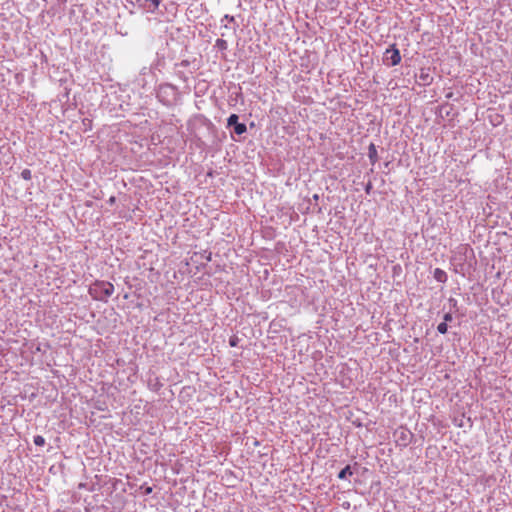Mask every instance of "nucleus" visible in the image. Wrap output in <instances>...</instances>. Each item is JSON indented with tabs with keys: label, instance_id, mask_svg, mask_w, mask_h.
I'll list each match as a JSON object with an SVG mask.
<instances>
[{
	"label": "nucleus",
	"instance_id": "f257e3e1",
	"mask_svg": "<svg viewBox=\"0 0 512 512\" xmlns=\"http://www.w3.org/2000/svg\"><path fill=\"white\" fill-rule=\"evenodd\" d=\"M115 291L114 285L107 281H95L88 289L89 295L97 301L107 302Z\"/></svg>",
	"mask_w": 512,
	"mask_h": 512
},
{
	"label": "nucleus",
	"instance_id": "9b49d317",
	"mask_svg": "<svg viewBox=\"0 0 512 512\" xmlns=\"http://www.w3.org/2000/svg\"><path fill=\"white\" fill-rule=\"evenodd\" d=\"M21 177L24 179V180H31L32 178V173L29 169H24L22 172H21Z\"/></svg>",
	"mask_w": 512,
	"mask_h": 512
},
{
	"label": "nucleus",
	"instance_id": "f3484780",
	"mask_svg": "<svg viewBox=\"0 0 512 512\" xmlns=\"http://www.w3.org/2000/svg\"><path fill=\"white\" fill-rule=\"evenodd\" d=\"M151 491H152V488H151V487H148V488L146 489V493H147V494H148V493H151Z\"/></svg>",
	"mask_w": 512,
	"mask_h": 512
},
{
	"label": "nucleus",
	"instance_id": "f8f14e48",
	"mask_svg": "<svg viewBox=\"0 0 512 512\" xmlns=\"http://www.w3.org/2000/svg\"><path fill=\"white\" fill-rule=\"evenodd\" d=\"M437 330H438V332H439V333H441V334H445V333H447V330H448L447 323H445V322L440 323V324L437 326Z\"/></svg>",
	"mask_w": 512,
	"mask_h": 512
},
{
	"label": "nucleus",
	"instance_id": "dca6fc26",
	"mask_svg": "<svg viewBox=\"0 0 512 512\" xmlns=\"http://www.w3.org/2000/svg\"><path fill=\"white\" fill-rule=\"evenodd\" d=\"M146 2H151L155 8H157L160 4L159 0H145Z\"/></svg>",
	"mask_w": 512,
	"mask_h": 512
},
{
	"label": "nucleus",
	"instance_id": "9d476101",
	"mask_svg": "<svg viewBox=\"0 0 512 512\" xmlns=\"http://www.w3.org/2000/svg\"><path fill=\"white\" fill-rule=\"evenodd\" d=\"M34 443L37 446H44L45 445V438L41 435H37L34 437Z\"/></svg>",
	"mask_w": 512,
	"mask_h": 512
},
{
	"label": "nucleus",
	"instance_id": "4468645a",
	"mask_svg": "<svg viewBox=\"0 0 512 512\" xmlns=\"http://www.w3.org/2000/svg\"><path fill=\"white\" fill-rule=\"evenodd\" d=\"M237 342H238V338L232 337L229 341V344H230V346L235 347L237 345Z\"/></svg>",
	"mask_w": 512,
	"mask_h": 512
},
{
	"label": "nucleus",
	"instance_id": "7ed1b4c3",
	"mask_svg": "<svg viewBox=\"0 0 512 512\" xmlns=\"http://www.w3.org/2000/svg\"><path fill=\"white\" fill-rule=\"evenodd\" d=\"M368 156L372 165L378 161L377 149L373 143H371L368 147Z\"/></svg>",
	"mask_w": 512,
	"mask_h": 512
},
{
	"label": "nucleus",
	"instance_id": "ddd939ff",
	"mask_svg": "<svg viewBox=\"0 0 512 512\" xmlns=\"http://www.w3.org/2000/svg\"><path fill=\"white\" fill-rule=\"evenodd\" d=\"M216 46L219 47L220 49H226L227 48V43L223 39H217Z\"/></svg>",
	"mask_w": 512,
	"mask_h": 512
},
{
	"label": "nucleus",
	"instance_id": "39448f33",
	"mask_svg": "<svg viewBox=\"0 0 512 512\" xmlns=\"http://www.w3.org/2000/svg\"><path fill=\"white\" fill-rule=\"evenodd\" d=\"M353 472L351 470V467L349 465H347L345 468H343L339 474H338V478L339 479H345L347 475H352Z\"/></svg>",
	"mask_w": 512,
	"mask_h": 512
},
{
	"label": "nucleus",
	"instance_id": "20e7f679",
	"mask_svg": "<svg viewBox=\"0 0 512 512\" xmlns=\"http://www.w3.org/2000/svg\"><path fill=\"white\" fill-rule=\"evenodd\" d=\"M433 276H434L435 280H437L440 283H445L447 281L446 272L440 268H436L434 270Z\"/></svg>",
	"mask_w": 512,
	"mask_h": 512
},
{
	"label": "nucleus",
	"instance_id": "6e6552de",
	"mask_svg": "<svg viewBox=\"0 0 512 512\" xmlns=\"http://www.w3.org/2000/svg\"><path fill=\"white\" fill-rule=\"evenodd\" d=\"M419 78H420V80H422V81H423V83H424V84H429V83H430V81H431V77L429 76V74H428V73H426V72L424 71V69H422V70H421L420 75H419Z\"/></svg>",
	"mask_w": 512,
	"mask_h": 512
},
{
	"label": "nucleus",
	"instance_id": "a211bd4d",
	"mask_svg": "<svg viewBox=\"0 0 512 512\" xmlns=\"http://www.w3.org/2000/svg\"><path fill=\"white\" fill-rule=\"evenodd\" d=\"M111 203H113L115 201V198L114 197H111L110 200H109Z\"/></svg>",
	"mask_w": 512,
	"mask_h": 512
},
{
	"label": "nucleus",
	"instance_id": "f03ea898",
	"mask_svg": "<svg viewBox=\"0 0 512 512\" xmlns=\"http://www.w3.org/2000/svg\"><path fill=\"white\" fill-rule=\"evenodd\" d=\"M385 61L391 66H396L401 62L400 51L395 47V45H392V47L385 51Z\"/></svg>",
	"mask_w": 512,
	"mask_h": 512
},
{
	"label": "nucleus",
	"instance_id": "1a4fd4ad",
	"mask_svg": "<svg viewBox=\"0 0 512 512\" xmlns=\"http://www.w3.org/2000/svg\"><path fill=\"white\" fill-rule=\"evenodd\" d=\"M238 119H239L238 115L231 114L229 116V118L227 119V125L228 126H235L238 123Z\"/></svg>",
	"mask_w": 512,
	"mask_h": 512
},
{
	"label": "nucleus",
	"instance_id": "2eb2a0df",
	"mask_svg": "<svg viewBox=\"0 0 512 512\" xmlns=\"http://www.w3.org/2000/svg\"><path fill=\"white\" fill-rule=\"evenodd\" d=\"M443 319L445 323L450 322L452 320V315L450 313H446Z\"/></svg>",
	"mask_w": 512,
	"mask_h": 512
},
{
	"label": "nucleus",
	"instance_id": "423d86ee",
	"mask_svg": "<svg viewBox=\"0 0 512 512\" xmlns=\"http://www.w3.org/2000/svg\"><path fill=\"white\" fill-rule=\"evenodd\" d=\"M234 131L236 134L238 135H241L243 133H245L247 131V127L244 123H237L235 126H234Z\"/></svg>",
	"mask_w": 512,
	"mask_h": 512
},
{
	"label": "nucleus",
	"instance_id": "0eeeda50",
	"mask_svg": "<svg viewBox=\"0 0 512 512\" xmlns=\"http://www.w3.org/2000/svg\"><path fill=\"white\" fill-rule=\"evenodd\" d=\"M409 436H410V432L405 430V429H402L400 431V438H399V440H401L403 442V444L406 445L408 440H409Z\"/></svg>",
	"mask_w": 512,
	"mask_h": 512
}]
</instances>
